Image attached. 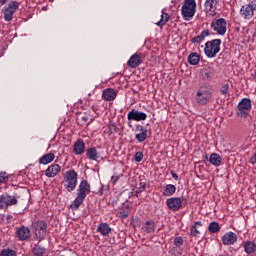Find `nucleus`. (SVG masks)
I'll return each instance as SVG.
<instances>
[{
	"label": "nucleus",
	"instance_id": "obj_1",
	"mask_svg": "<svg viewBox=\"0 0 256 256\" xmlns=\"http://www.w3.org/2000/svg\"><path fill=\"white\" fill-rule=\"evenodd\" d=\"M91 193V184L87 180H82L78 186L76 198L74 201L70 204V208L77 210L81 205H83V202L87 198V195Z\"/></svg>",
	"mask_w": 256,
	"mask_h": 256
},
{
	"label": "nucleus",
	"instance_id": "obj_2",
	"mask_svg": "<svg viewBox=\"0 0 256 256\" xmlns=\"http://www.w3.org/2000/svg\"><path fill=\"white\" fill-rule=\"evenodd\" d=\"M211 97H213V86L209 82L200 84L195 96L196 103L198 105H207L211 101Z\"/></svg>",
	"mask_w": 256,
	"mask_h": 256
},
{
	"label": "nucleus",
	"instance_id": "obj_3",
	"mask_svg": "<svg viewBox=\"0 0 256 256\" xmlns=\"http://www.w3.org/2000/svg\"><path fill=\"white\" fill-rule=\"evenodd\" d=\"M77 183H79V174L75 169L68 170L64 173L63 185L68 193H73L77 189Z\"/></svg>",
	"mask_w": 256,
	"mask_h": 256
},
{
	"label": "nucleus",
	"instance_id": "obj_4",
	"mask_svg": "<svg viewBox=\"0 0 256 256\" xmlns=\"http://www.w3.org/2000/svg\"><path fill=\"white\" fill-rule=\"evenodd\" d=\"M197 13V2L195 0H184L181 8V15L184 21H191Z\"/></svg>",
	"mask_w": 256,
	"mask_h": 256
},
{
	"label": "nucleus",
	"instance_id": "obj_5",
	"mask_svg": "<svg viewBox=\"0 0 256 256\" xmlns=\"http://www.w3.org/2000/svg\"><path fill=\"white\" fill-rule=\"evenodd\" d=\"M221 39L216 38L205 43L204 53L208 59H215L221 51Z\"/></svg>",
	"mask_w": 256,
	"mask_h": 256
},
{
	"label": "nucleus",
	"instance_id": "obj_6",
	"mask_svg": "<svg viewBox=\"0 0 256 256\" xmlns=\"http://www.w3.org/2000/svg\"><path fill=\"white\" fill-rule=\"evenodd\" d=\"M35 237L38 241H43L45 237H47V229L49 228V224L45 220H36L32 222L31 225Z\"/></svg>",
	"mask_w": 256,
	"mask_h": 256
},
{
	"label": "nucleus",
	"instance_id": "obj_7",
	"mask_svg": "<svg viewBox=\"0 0 256 256\" xmlns=\"http://www.w3.org/2000/svg\"><path fill=\"white\" fill-rule=\"evenodd\" d=\"M253 105L251 104V99L243 98L237 105V117L246 118L249 116V111H251Z\"/></svg>",
	"mask_w": 256,
	"mask_h": 256
},
{
	"label": "nucleus",
	"instance_id": "obj_8",
	"mask_svg": "<svg viewBox=\"0 0 256 256\" xmlns=\"http://www.w3.org/2000/svg\"><path fill=\"white\" fill-rule=\"evenodd\" d=\"M256 11V0L250 1L248 4L243 5L240 8V16L242 19H252Z\"/></svg>",
	"mask_w": 256,
	"mask_h": 256
},
{
	"label": "nucleus",
	"instance_id": "obj_9",
	"mask_svg": "<svg viewBox=\"0 0 256 256\" xmlns=\"http://www.w3.org/2000/svg\"><path fill=\"white\" fill-rule=\"evenodd\" d=\"M19 203V200H17V197L11 196L7 193L0 195V209L1 211H7L9 207L13 205H17Z\"/></svg>",
	"mask_w": 256,
	"mask_h": 256
},
{
	"label": "nucleus",
	"instance_id": "obj_10",
	"mask_svg": "<svg viewBox=\"0 0 256 256\" xmlns=\"http://www.w3.org/2000/svg\"><path fill=\"white\" fill-rule=\"evenodd\" d=\"M210 27L217 35H225L227 33V20L225 18H218L215 21H212Z\"/></svg>",
	"mask_w": 256,
	"mask_h": 256
},
{
	"label": "nucleus",
	"instance_id": "obj_11",
	"mask_svg": "<svg viewBox=\"0 0 256 256\" xmlns=\"http://www.w3.org/2000/svg\"><path fill=\"white\" fill-rule=\"evenodd\" d=\"M17 9H19V2L11 1L8 7L4 9V20L7 22L12 21L13 16L17 13Z\"/></svg>",
	"mask_w": 256,
	"mask_h": 256
},
{
	"label": "nucleus",
	"instance_id": "obj_12",
	"mask_svg": "<svg viewBox=\"0 0 256 256\" xmlns=\"http://www.w3.org/2000/svg\"><path fill=\"white\" fill-rule=\"evenodd\" d=\"M166 205L170 211H180L183 207V200L180 197H171L166 200Z\"/></svg>",
	"mask_w": 256,
	"mask_h": 256
},
{
	"label": "nucleus",
	"instance_id": "obj_13",
	"mask_svg": "<svg viewBox=\"0 0 256 256\" xmlns=\"http://www.w3.org/2000/svg\"><path fill=\"white\" fill-rule=\"evenodd\" d=\"M128 121H145L147 119V115L144 112H139V110L132 109L127 114Z\"/></svg>",
	"mask_w": 256,
	"mask_h": 256
},
{
	"label": "nucleus",
	"instance_id": "obj_14",
	"mask_svg": "<svg viewBox=\"0 0 256 256\" xmlns=\"http://www.w3.org/2000/svg\"><path fill=\"white\" fill-rule=\"evenodd\" d=\"M16 237L19 241H28L31 237V230L27 226H20L16 231Z\"/></svg>",
	"mask_w": 256,
	"mask_h": 256
},
{
	"label": "nucleus",
	"instance_id": "obj_15",
	"mask_svg": "<svg viewBox=\"0 0 256 256\" xmlns=\"http://www.w3.org/2000/svg\"><path fill=\"white\" fill-rule=\"evenodd\" d=\"M239 237L233 231L226 232L222 236V243L223 245H235Z\"/></svg>",
	"mask_w": 256,
	"mask_h": 256
},
{
	"label": "nucleus",
	"instance_id": "obj_16",
	"mask_svg": "<svg viewBox=\"0 0 256 256\" xmlns=\"http://www.w3.org/2000/svg\"><path fill=\"white\" fill-rule=\"evenodd\" d=\"M142 63L143 58H141V54L135 53L129 58L127 65L130 67V69H137V67H139V65Z\"/></svg>",
	"mask_w": 256,
	"mask_h": 256
},
{
	"label": "nucleus",
	"instance_id": "obj_17",
	"mask_svg": "<svg viewBox=\"0 0 256 256\" xmlns=\"http://www.w3.org/2000/svg\"><path fill=\"white\" fill-rule=\"evenodd\" d=\"M101 155H103V152H99L96 147H90L86 150V157L90 161L101 159Z\"/></svg>",
	"mask_w": 256,
	"mask_h": 256
},
{
	"label": "nucleus",
	"instance_id": "obj_18",
	"mask_svg": "<svg viewBox=\"0 0 256 256\" xmlns=\"http://www.w3.org/2000/svg\"><path fill=\"white\" fill-rule=\"evenodd\" d=\"M59 173H61V166L59 164H52L45 171L46 177L49 178L57 177Z\"/></svg>",
	"mask_w": 256,
	"mask_h": 256
},
{
	"label": "nucleus",
	"instance_id": "obj_19",
	"mask_svg": "<svg viewBox=\"0 0 256 256\" xmlns=\"http://www.w3.org/2000/svg\"><path fill=\"white\" fill-rule=\"evenodd\" d=\"M104 101H115L117 99V92L113 88H106L102 92Z\"/></svg>",
	"mask_w": 256,
	"mask_h": 256
},
{
	"label": "nucleus",
	"instance_id": "obj_20",
	"mask_svg": "<svg viewBox=\"0 0 256 256\" xmlns=\"http://www.w3.org/2000/svg\"><path fill=\"white\" fill-rule=\"evenodd\" d=\"M140 133L135 134V139L138 141V143H143V141H147V135L149 133V130H147L144 126H138L137 128Z\"/></svg>",
	"mask_w": 256,
	"mask_h": 256
},
{
	"label": "nucleus",
	"instance_id": "obj_21",
	"mask_svg": "<svg viewBox=\"0 0 256 256\" xmlns=\"http://www.w3.org/2000/svg\"><path fill=\"white\" fill-rule=\"evenodd\" d=\"M75 155H83L85 153V142L82 139H78L73 146Z\"/></svg>",
	"mask_w": 256,
	"mask_h": 256
},
{
	"label": "nucleus",
	"instance_id": "obj_22",
	"mask_svg": "<svg viewBox=\"0 0 256 256\" xmlns=\"http://www.w3.org/2000/svg\"><path fill=\"white\" fill-rule=\"evenodd\" d=\"M201 227H203V222L196 221L190 228V237H199L201 235Z\"/></svg>",
	"mask_w": 256,
	"mask_h": 256
},
{
	"label": "nucleus",
	"instance_id": "obj_23",
	"mask_svg": "<svg viewBox=\"0 0 256 256\" xmlns=\"http://www.w3.org/2000/svg\"><path fill=\"white\" fill-rule=\"evenodd\" d=\"M155 229H157V223L153 220L146 221L142 226L144 233H155Z\"/></svg>",
	"mask_w": 256,
	"mask_h": 256
},
{
	"label": "nucleus",
	"instance_id": "obj_24",
	"mask_svg": "<svg viewBox=\"0 0 256 256\" xmlns=\"http://www.w3.org/2000/svg\"><path fill=\"white\" fill-rule=\"evenodd\" d=\"M98 233L102 234L103 237H107L111 233V226L107 222H102L97 226Z\"/></svg>",
	"mask_w": 256,
	"mask_h": 256
},
{
	"label": "nucleus",
	"instance_id": "obj_25",
	"mask_svg": "<svg viewBox=\"0 0 256 256\" xmlns=\"http://www.w3.org/2000/svg\"><path fill=\"white\" fill-rule=\"evenodd\" d=\"M209 35H211V32L209 30H204L199 35L192 38L191 42L199 45L200 43H203V41H205V37H209Z\"/></svg>",
	"mask_w": 256,
	"mask_h": 256
},
{
	"label": "nucleus",
	"instance_id": "obj_26",
	"mask_svg": "<svg viewBox=\"0 0 256 256\" xmlns=\"http://www.w3.org/2000/svg\"><path fill=\"white\" fill-rule=\"evenodd\" d=\"M177 191V187L173 184H166L163 190L164 197H173Z\"/></svg>",
	"mask_w": 256,
	"mask_h": 256
},
{
	"label": "nucleus",
	"instance_id": "obj_27",
	"mask_svg": "<svg viewBox=\"0 0 256 256\" xmlns=\"http://www.w3.org/2000/svg\"><path fill=\"white\" fill-rule=\"evenodd\" d=\"M209 161L211 165H214V167H221V163H223V158H221V155L217 153H212L210 155Z\"/></svg>",
	"mask_w": 256,
	"mask_h": 256
},
{
	"label": "nucleus",
	"instance_id": "obj_28",
	"mask_svg": "<svg viewBox=\"0 0 256 256\" xmlns=\"http://www.w3.org/2000/svg\"><path fill=\"white\" fill-rule=\"evenodd\" d=\"M54 160H55V154L48 153V154L43 155L39 159V163H40V165H49V163H53Z\"/></svg>",
	"mask_w": 256,
	"mask_h": 256
},
{
	"label": "nucleus",
	"instance_id": "obj_29",
	"mask_svg": "<svg viewBox=\"0 0 256 256\" xmlns=\"http://www.w3.org/2000/svg\"><path fill=\"white\" fill-rule=\"evenodd\" d=\"M244 251L247 253V255H253L256 251V244L253 241H246L244 242Z\"/></svg>",
	"mask_w": 256,
	"mask_h": 256
},
{
	"label": "nucleus",
	"instance_id": "obj_30",
	"mask_svg": "<svg viewBox=\"0 0 256 256\" xmlns=\"http://www.w3.org/2000/svg\"><path fill=\"white\" fill-rule=\"evenodd\" d=\"M219 3V1L217 0H206L205 3H204V7H205V10L207 12H213L216 11L217 9V4Z\"/></svg>",
	"mask_w": 256,
	"mask_h": 256
},
{
	"label": "nucleus",
	"instance_id": "obj_31",
	"mask_svg": "<svg viewBox=\"0 0 256 256\" xmlns=\"http://www.w3.org/2000/svg\"><path fill=\"white\" fill-rule=\"evenodd\" d=\"M199 61H201V56L197 52H192L188 56L189 65H199Z\"/></svg>",
	"mask_w": 256,
	"mask_h": 256
},
{
	"label": "nucleus",
	"instance_id": "obj_32",
	"mask_svg": "<svg viewBox=\"0 0 256 256\" xmlns=\"http://www.w3.org/2000/svg\"><path fill=\"white\" fill-rule=\"evenodd\" d=\"M32 253L35 256H43L45 255V253H47V250L45 249V247L39 244H35L34 247L32 248Z\"/></svg>",
	"mask_w": 256,
	"mask_h": 256
},
{
	"label": "nucleus",
	"instance_id": "obj_33",
	"mask_svg": "<svg viewBox=\"0 0 256 256\" xmlns=\"http://www.w3.org/2000/svg\"><path fill=\"white\" fill-rule=\"evenodd\" d=\"M209 233H219L221 231V226H219V222H211L208 226Z\"/></svg>",
	"mask_w": 256,
	"mask_h": 256
},
{
	"label": "nucleus",
	"instance_id": "obj_34",
	"mask_svg": "<svg viewBox=\"0 0 256 256\" xmlns=\"http://www.w3.org/2000/svg\"><path fill=\"white\" fill-rule=\"evenodd\" d=\"M213 77H215V72H213V70H204L201 73L203 81H209V79H213Z\"/></svg>",
	"mask_w": 256,
	"mask_h": 256
},
{
	"label": "nucleus",
	"instance_id": "obj_35",
	"mask_svg": "<svg viewBox=\"0 0 256 256\" xmlns=\"http://www.w3.org/2000/svg\"><path fill=\"white\" fill-rule=\"evenodd\" d=\"M171 17L169 16V14L165 13V12H162L161 14V18H160V21L156 23V25L158 27H163L164 25L167 24V21H169Z\"/></svg>",
	"mask_w": 256,
	"mask_h": 256
},
{
	"label": "nucleus",
	"instance_id": "obj_36",
	"mask_svg": "<svg viewBox=\"0 0 256 256\" xmlns=\"http://www.w3.org/2000/svg\"><path fill=\"white\" fill-rule=\"evenodd\" d=\"M90 119H91V116H89V114H82L77 117V121L79 125H85V123H89Z\"/></svg>",
	"mask_w": 256,
	"mask_h": 256
},
{
	"label": "nucleus",
	"instance_id": "obj_37",
	"mask_svg": "<svg viewBox=\"0 0 256 256\" xmlns=\"http://www.w3.org/2000/svg\"><path fill=\"white\" fill-rule=\"evenodd\" d=\"M0 256H17V252L11 248H6L0 252Z\"/></svg>",
	"mask_w": 256,
	"mask_h": 256
},
{
	"label": "nucleus",
	"instance_id": "obj_38",
	"mask_svg": "<svg viewBox=\"0 0 256 256\" xmlns=\"http://www.w3.org/2000/svg\"><path fill=\"white\" fill-rule=\"evenodd\" d=\"M147 187V183L145 182H140L139 184L136 185V190L135 193H143L145 191V188Z\"/></svg>",
	"mask_w": 256,
	"mask_h": 256
},
{
	"label": "nucleus",
	"instance_id": "obj_39",
	"mask_svg": "<svg viewBox=\"0 0 256 256\" xmlns=\"http://www.w3.org/2000/svg\"><path fill=\"white\" fill-rule=\"evenodd\" d=\"M129 217V208H125L119 212L120 219H127Z\"/></svg>",
	"mask_w": 256,
	"mask_h": 256
},
{
	"label": "nucleus",
	"instance_id": "obj_40",
	"mask_svg": "<svg viewBox=\"0 0 256 256\" xmlns=\"http://www.w3.org/2000/svg\"><path fill=\"white\" fill-rule=\"evenodd\" d=\"M7 181H9L7 172H0V183H7Z\"/></svg>",
	"mask_w": 256,
	"mask_h": 256
},
{
	"label": "nucleus",
	"instance_id": "obj_41",
	"mask_svg": "<svg viewBox=\"0 0 256 256\" xmlns=\"http://www.w3.org/2000/svg\"><path fill=\"white\" fill-rule=\"evenodd\" d=\"M134 160L136 163H141L143 161V152L138 151L135 153Z\"/></svg>",
	"mask_w": 256,
	"mask_h": 256
},
{
	"label": "nucleus",
	"instance_id": "obj_42",
	"mask_svg": "<svg viewBox=\"0 0 256 256\" xmlns=\"http://www.w3.org/2000/svg\"><path fill=\"white\" fill-rule=\"evenodd\" d=\"M121 177H123V174H114L111 177V183L112 185H117V181H119V179H121Z\"/></svg>",
	"mask_w": 256,
	"mask_h": 256
},
{
	"label": "nucleus",
	"instance_id": "obj_43",
	"mask_svg": "<svg viewBox=\"0 0 256 256\" xmlns=\"http://www.w3.org/2000/svg\"><path fill=\"white\" fill-rule=\"evenodd\" d=\"M184 241H183V237L181 236H177L175 239H174V245L175 247H181V245H183Z\"/></svg>",
	"mask_w": 256,
	"mask_h": 256
},
{
	"label": "nucleus",
	"instance_id": "obj_44",
	"mask_svg": "<svg viewBox=\"0 0 256 256\" xmlns=\"http://www.w3.org/2000/svg\"><path fill=\"white\" fill-rule=\"evenodd\" d=\"M220 92H221L222 95H227V93H229V84H224L220 88Z\"/></svg>",
	"mask_w": 256,
	"mask_h": 256
},
{
	"label": "nucleus",
	"instance_id": "obj_45",
	"mask_svg": "<svg viewBox=\"0 0 256 256\" xmlns=\"http://www.w3.org/2000/svg\"><path fill=\"white\" fill-rule=\"evenodd\" d=\"M170 173L175 181H177L179 179V175H177V173H175V171H171Z\"/></svg>",
	"mask_w": 256,
	"mask_h": 256
},
{
	"label": "nucleus",
	"instance_id": "obj_46",
	"mask_svg": "<svg viewBox=\"0 0 256 256\" xmlns=\"http://www.w3.org/2000/svg\"><path fill=\"white\" fill-rule=\"evenodd\" d=\"M8 0H0V4L5 5Z\"/></svg>",
	"mask_w": 256,
	"mask_h": 256
},
{
	"label": "nucleus",
	"instance_id": "obj_47",
	"mask_svg": "<svg viewBox=\"0 0 256 256\" xmlns=\"http://www.w3.org/2000/svg\"><path fill=\"white\" fill-rule=\"evenodd\" d=\"M252 163H256V152H255V154H254V156H253V158H252Z\"/></svg>",
	"mask_w": 256,
	"mask_h": 256
}]
</instances>
